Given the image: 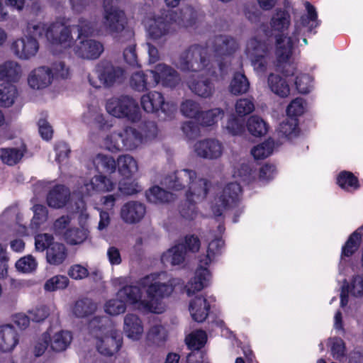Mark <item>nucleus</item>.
<instances>
[{
    "label": "nucleus",
    "instance_id": "37998d69",
    "mask_svg": "<svg viewBox=\"0 0 363 363\" xmlns=\"http://www.w3.org/2000/svg\"><path fill=\"white\" fill-rule=\"evenodd\" d=\"M146 198L150 203H162L173 200L174 196L160 186H155L146 191Z\"/></svg>",
    "mask_w": 363,
    "mask_h": 363
},
{
    "label": "nucleus",
    "instance_id": "0e129e2a",
    "mask_svg": "<svg viewBox=\"0 0 363 363\" xmlns=\"http://www.w3.org/2000/svg\"><path fill=\"white\" fill-rule=\"evenodd\" d=\"M181 111L186 117L195 118L198 121V117L201 113L199 104L192 101L186 100L181 105Z\"/></svg>",
    "mask_w": 363,
    "mask_h": 363
},
{
    "label": "nucleus",
    "instance_id": "c9c22d12",
    "mask_svg": "<svg viewBox=\"0 0 363 363\" xmlns=\"http://www.w3.org/2000/svg\"><path fill=\"white\" fill-rule=\"evenodd\" d=\"M278 134L287 140L295 138L298 133V120L295 117H287L284 119L277 128Z\"/></svg>",
    "mask_w": 363,
    "mask_h": 363
},
{
    "label": "nucleus",
    "instance_id": "f257e3e1",
    "mask_svg": "<svg viewBox=\"0 0 363 363\" xmlns=\"http://www.w3.org/2000/svg\"><path fill=\"white\" fill-rule=\"evenodd\" d=\"M290 23L289 14L281 9L276 10L270 21L271 30L275 39L274 54L279 65L286 63L292 58L294 46L298 42L301 32L298 23L293 30H289Z\"/></svg>",
    "mask_w": 363,
    "mask_h": 363
},
{
    "label": "nucleus",
    "instance_id": "20e7f679",
    "mask_svg": "<svg viewBox=\"0 0 363 363\" xmlns=\"http://www.w3.org/2000/svg\"><path fill=\"white\" fill-rule=\"evenodd\" d=\"M223 241L216 238L209 242L205 254L198 257V267L193 278L186 285V291L189 296L201 291L208 286L211 274L208 267L221 254Z\"/></svg>",
    "mask_w": 363,
    "mask_h": 363
},
{
    "label": "nucleus",
    "instance_id": "2f4dec72",
    "mask_svg": "<svg viewBox=\"0 0 363 363\" xmlns=\"http://www.w3.org/2000/svg\"><path fill=\"white\" fill-rule=\"evenodd\" d=\"M69 190L63 185L55 186L49 193L47 201L48 204L55 208L64 207L69 199Z\"/></svg>",
    "mask_w": 363,
    "mask_h": 363
},
{
    "label": "nucleus",
    "instance_id": "864d4df0",
    "mask_svg": "<svg viewBox=\"0 0 363 363\" xmlns=\"http://www.w3.org/2000/svg\"><path fill=\"white\" fill-rule=\"evenodd\" d=\"M15 267L21 273L30 274L36 270L38 262L32 255H26L17 260Z\"/></svg>",
    "mask_w": 363,
    "mask_h": 363
},
{
    "label": "nucleus",
    "instance_id": "aec40b11",
    "mask_svg": "<svg viewBox=\"0 0 363 363\" xmlns=\"http://www.w3.org/2000/svg\"><path fill=\"white\" fill-rule=\"evenodd\" d=\"M118 298L122 299L126 304L133 306L140 311L150 312L152 310V306L148 305L147 299L142 298L140 288L137 286H125L117 292Z\"/></svg>",
    "mask_w": 363,
    "mask_h": 363
},
{
    "label": "nucleus",
    "instance_id": "1a4fd4ad",
    "mask_svg": "<svg viewBox=\"0 0 363 363\" xmlns=\"http://www.w3.org/2000/svg\"><path fill=\"white\" fill-rule=\"evenodd\" d=\"M210 184L206 179L199 178L196 175L189 184L186 191V199L189 203L188 206H182L181 215L188 220H192L196 216L195 204L201 202L209 191Z\"/></svg>",
    "mask_w": 363,
    "mask_h": 363
},
{
    "label": "nucleus",
    "instance_id": "6e6d98bb",
    "mask_svg": "<svg viewBox=\"0 0 363 363\" xmlns=\"http://www.w3.org/2000/svg\"><path fill=\"white\" fill-rule=\"evenodd\" d=\"M104 311L111 315H118L126 310L125 303L116 296V298L107 301L104 306Z\"/></svg>",
    "mask_w": 363,
    "mask_h": 363
},
{
    "label": "nucleus",
    "instance_id": "4be33fe9",
    "mask_svg": "<svg viewBox=\"0 0 363 363\" xmlns=\"http://www.w3.org/2000/svg\"><path fill=\"white\" fill-rule=\"evenodd\" d=\"M145 204L138 201H129L125 203L120 209V217L127 224L139 223L145 217Z\"/></svg>",
    "mask_w": 363,
    "mask_h": 363
},
{
    "label": "nucleus",
    "instance_id": "0eeeda50",
    "mask_svg": "<svg viewBox=\"0 0 363 363\" xmlns=\"http://www.w3.org/2000/svg\"><path fill=\"white\" fill-rule=\"evenodd\" d=\"M142 133L132 126H126L108 134L102 141L104 149L111 152L131 151L140 147L143 142Z\"/></svg>",
    "mask_w": 363,
    "mask_h": 363
},
{
    "label": "nucleus",
    "instance_id": "f03ea898",
    "mask_svg": "<svg viewBox=\"0 0 363 363\" xmlns=\"http://www.w3.org/2000/svg\"><path fill=\"white\" fill-rule=\"evenodd\" d=\"M138 284L145 290L148 305L154 308L150 312L155 313H162L165 308L162 299L169 297L177 286L183 285L181 279L169 277L164 272L145 276Z\"/></svg>",
    "mask_w": 363,
    "mask_h": 363
},
{
    "label": "nucleus",
    "instance_id": "9d476101",
    "mask_svg": "<svg viewBox=\"0 0 363 363\" xmlns=\"http://www.w3.org/2000/svg\"><path fill=\"white\" fill-rule=\"evenodd\" d=\"M106 110L113 117L126 118L135 121L140 118V109L137 102L128 96L112 97L106 101Z\"/></svg>",
    "mask_w": 363,
    "mask_h": 363
},
{
    "label": "nucleus",
    "instance_id": "6ab92c4d",
    "mask_svg": "<svg viewBox=\"0 0 363 363\" xmlns=\"http://www.w3.org/2000/svg\"><path fill=\"white\" fill-rule=\"evenodd\" d=\"M116 187V183L111 177L99 174L90 180H85L78 189L81 196H91L94 193H105L112 191Z\"/></svg>",
    "mask_w": 363,
    "mask_h": 363
},
{
    "label": "nucleus",
    "instance_id": "a18cd8bd",
    "mask_svg": "<svg viewBox=\"0 0 363 363\" xmlns=\"http://www.w3.org/2000/svg\"><path fill=\"white\" fill-rule=\"evenodd\" d=\"M25 152L24 147L0 149V160L8 165H13L18 162Z\"/></svg>",
    "mask_w": 363,
    "mask_h": 363
},
{
    "label": "nucleus",
    "instance_id": "4d7b16f0",
    "mask_svg": "<svg viewBox=\"0 0 363 363\" xmlns=\"http://www.w3.org/2000/svg\"><path fill=\"white\" fill-rule=\"evenodd\" d=\"M304 5L307 11V17H302L300 23L303 26L307 27L308 31H311L313 28L317 27L318 25L317 13L315 7L308 1H306Z\"/></svg>",
    "mask_w": 363,
    "mask_h": 363
},
{
    "label": "nucleus",
    "instance_id": "7ed1b4c3",
    "mask_svg": "<svg viewBox=\"0 0 363 363\" xmlns=\"http://www.w3.org/2000/svg\"><path fill=\"white\" fill-rule=\"evenodd\" d=\"M88 327L101 354L111 356L119 350L122 338L112 320L105 316L95 317L90 320Z\"/></svg>",
    "mask_w": 363,
    "mask_h": 363
},
{
    "label": "nucleus",
    "instance_id": "052dcab7",
    "mask_svg": "<svg viewBox=\"0 0 363 363\" xmlns=\"http://www.w3.org/2000/svg\"><path fill=\"white\" fill-rule=\"evenodd\" d=\"M166 337L167 331L165 328L160 324H155L151 326L147 333V339L153 343L158 344L162 342Z\"/></svg>",
    "mask_w": 363,
    "mask_h": 363
},
{
    "label": "nucleus",
    "instance_id": "7c9ffc66",
    "mask_svg": "<svg viewBox=\"0 0 363 363\" xmlns=\"http://www.w3.org/2000/svg\"><path fill=\"white\" fill-rule=\"evenodd\" d=\"M49 342L51 350L56 352L65 350L69 345L72 336L70 332L60 330L55 332H48Z\"/></svg>",
    "mask_w": 363,
    "mask_h": 363
},
{
    "label": "nucleus",
    "instance_id": "338daca9",
    "mask_svg": "<svg viewBox=\"0 0 363 363\" xmlns=\"http://www.w3.org/2000/svg\"><path fill=\"white\" fill-rule=\"evenodd\" d=\"M92 119L101 128H108L110 125L106 124L104 116L102 114L97 113L93 110H88L82 116V121L86 124L91 123Z\"/></svg>",
    "mask_w": 363,
    "mask_h": 363
},
{
    "label": "nucleus",
    "instance_id": "bb28decb",
    "mask_svg": "<svg viewBox=\"0 0 363 363\" xmlns=\"http://www.w3.org/2000/svg\"><path fill=\"white\" fill-rule=\"evenodd\" d=\"M238 47L237 40L228 35L217 36L213 43V51L216 57L230 56L238 49Z\"/></svg>",
    "mask_w": 363,
    "mask_h": 363
},
{
    "label": "nucleus",
    "instance_id": "4c0bfd02",
    "mask_svg": "<svg viewBox=\"0 0 363 363\" xmlns=\"http://www.w3.org/2000/svg\"><path fill=\"white\" fill-rule=\"evenodd\" d=\"M189 89L196 95L208 98L212 96L214 91L213 84L207 79L199 80H189L187 82Z\"/></svg>",
    "mask_w": 363,
    "mask_h": 363
},
{
    "label": "nucleus",
    "instance_id": "412c9836",
    "mask_svg": "<svg viewBox=\"0 0 363 363\" xmlns=\"http://www.w3.org/2000/svg\"><path fill=\"white\" fill-rule=\"evenodd\" d=\"M223 143L217 139L208 138L198 141L194 145L196 154L202 158L208 160H217L223 152Z\"/></svg>",
    "mask_w": 363,
    "mask_h": 363
},
{
    "label": "nucleus",
    "instance_id": "09e8293b",
    "mask_svg": "<svg viewBox=\"0 0 363 363\" xmlns=\"http://www.w3.org/2000/svg\"><path fill=\"white\" fill-rule=\"evenodd\" d=\"M223 115V111L218 108L201 111L198 117V122L202 126H212L222 118Z\"/></svg>",
    "mask_w": 363,
    "mask_h": 363
},
{
    "label": "nucleus",
    "instance_id": "4468645a",
    "mask_svg": "<svg viewBox=\"0 0 363 363\" xmlns=\"http://www.w3.org/2000/svg\"><path fill=\"white\" fill-rule=\"evenodd\" d=\"M113 0L104 1L103 19L98 32L102 29L111 33L122 31L126 24V18L123 11L113 7L111 4Z\"/></svg>",
    "mask_w": 363,
    "mask_h": 363
},
{
    "label": "nucleus",
    "instance_id": "13d9d810",
    "mask_svg": "<svg viewBox=\"0 0 363 363\" xmlns=\"http://www.w3.org/2000/svg\"><path fill=\"white\" fill-rule=\"evenodd\" d=\"M69 279L63 275H56L49 279L44 285V289L48 291L64 289L69 285Z\"/></svg>",
    "mask_w": 363,
    "mask_h": 363
},
{
    "label": "nucleus",
    "instance_id": "f704fd0d",
    "mask_svg": "<svg viewBox=\"0 0 363 363\" xmlns=\"http://www.w3.org/2000/svg\"><path fill=\"white\" fill-rule=\"evenodd\" d=\"M186 251L182 245H177L169 249L162 256V262L164 264L179 265L185 259Z\"/></svg>",
    "mask_w": 363,
    "mask_h": 363
},
{
    "label": "nucleus",
    "instance_id": "dca6fc26",
    "mask_svg": "<svg viewBox=\"0 0 363 363\" xmlns=\"http://www.w3.org/2000/svg\"><path fill=\"white\" fill-rule=\"evenodd\" d=\"M96 72L100 82L106 87L121 84L126 77L123 68L108 61L101 62L97 66Z\"/></svg>",
    "mask_w": 363,
    "mask_h": 363
},
{
    "label": "nucleus",
    "instance_id": "a878e982",
    "mask_svg": "<svg viewBox=\"0 0 363 363\" xmlns=\"http://www.w3.org/2000/svg\"><path fill=\"white\" fill-rule=\"evenodd\" d=\"M123 329L125 336L133 341L140 340L144 333L142 320L133 313H128L125 315Z\"/></svg>",
    "mask_w": 363,
    "mask_h": 363
},
{
    "label": "nucleus",
    "instance_id": "c85d7f7f",
    "mask_svg": "<svg viewBox=\"0 0 363 363\" xmlns=\"http://www.w3.org/2000/svg\"><path fill=\"white\" fill-rule=\"evenodd\" d=\"M19 342V335L11 325L0 326V351L11 352Z\"/></svg>",
    "mask_w": 363,
    "mask_h": 363
},
{
    "label": "nucleus",
    "instance_id": "a211bd4d",
    "mask_svg": "<svg viewBox=\"0 0 363 363\" xmlns=\"http://www.w3.org/2000/svg\"><path fill=\"white\" fill-rule=\"evenodd\" d=\"M148 38L154 40H164L166 37L176 31L173 21H166L162 17L148 18L145 22Z\"/></svg>",
    "mask_w": 363,
    "mask_h": 363
},
{
    "label": "nucleus",
    "instance_id": "ea45409f",
    "mask_svg": "<svg viewBox=\"0 0 363 363\" xmlns=\"http://www.w3.org/2000/svg\"><path fill=\"white\" fill-rule=\"evenodd\" d=\"M88 228H71L65 232L64 238L66 242L72 245L83 243L89 237Z\"/></svg>",
    "mask_w": 363,
    "mask_h": 363
},
{
    "label": "nucleus",
    "instance_id": "c756f323",
    "mask_svg": "<svg viewBox=\"0 0 363 363\" xmlns=\"http://www.w3.org/2000/svg\"><path fill=\"white\" fill-rule=\"evenodd\" d=\"M210 305L205 297L196 296L190 301L189 311L193 320L201 323L204 321L209 313Z\"/></svg>",
    "mask_w": 363,
    "mask_h": 363
},
{
    "label": "nucleus",
    "instance_id": "cd10ccee",
    "mask_svg": "<svg viewBox=\"0 0 363 363\" xmlns=\"http://www.w3.org/2000/svg\"><path fill=\"white\" fill-rule=\"evenodd\" d=\"M23 74L21 65L14 60H7L0 62V81L4 83L18 82Z\"/></svg>",
    "mask_w": 363,
    "mask_h": 363
},
{
    "label": "nucleus",
    "instance_id": "bf43d9fd",
    "mask_svg": "<svg viewBox=\"0 0 363 363\" xmlns=\"http://www.w3.org/2000/svg\"><path fill=\"white\" fill-rule=\"evenodd\" d=\"M206 340V335L203 330H196L186 337L187 345L194 350H199L203 346Z\"/></svg>",
    "mask_w": 363,
    "mask_h": 363
},
{
    "label": "nucleus",
    "instance_id": "6e6552de",
    "mask_svg": "<svg viewBox=\"0 0 363 363\" xmlns=\"http://www.w3.org/2000/svg\"><path fill=\"white\" fill-rule=\"evenodd\" d=\"M174 64L182 71L192 72L204 69L211 72L212 67L207 48L200 45H192L183 51Z\"/></svg>",
    "mask_w": 363,
    "mask_h": 363
},
{
    "label": "nucleus",
    "instance_id": "423d86ee",
    "mask_svg": "<svg viewBox=\"0 0 363 363\" xmlns=\"http://www.w3.org/2000/svg\"><path fill=\"white\" fill-rule=\"evenodd\" d=\"M153 79L148 81L147 76L142 71L133 72L130 79V86L138 91H144L162 83L166 86H174L180 81L178 73L172 67L164 64H158L151 71Z\"/></svg>",
    "mask_w": 363,
    "mask_h": 363
},
{
    "label": "nucleus",
    "instance_id": "49530a36",
    "mask_svg": "<svg viewBox=\"0 0 363 363\" xmlns=\"http://www.w3.org/2000/svg\"><path fill=\"white\" fill-rule=\"evenodd\" d=\"M362 227L356 231H354L348 238L345 245L342 247V255L341 259H342L343 257H350L354 253L362 241V235L361 234V230H362Z\"/></svg>",
    "mask_w": 363,
    "mask_h": 363
},
{
    "label": "nucleus",
    "instance_id": "f3484780",
    "mask_svg": "<svg viewBox=\"0 0 363 363\" xmlns=\"http://www.w3.org/2000/svg\"><path fill=\"white\" fill-rule=\"evenodd\" d=\"M39 50L37 40L30 35H23L14 39L10 45V50L18 59L28 60L36 55Z\"/></svg>",
    "mask_w": 363,
    "mask_h": 363
},
{
    "label": "nucleus",
    "instance_id": "8fccbe9b",
    "mask_svg": "<svg viewBox=\"0 0 363 363\" xmlns=\"http://www.w3.org/2000/svg\"><path fill=\"white\" fill-rule=\"evenodd\" d=\"M96 309V304L89 299L77 301L72 308L73 314L78 318L86 317Z\"/></svg>",
    "mask_w": 363,
    "mask_h": 363
},
{
    "label": "nucleus",
    "instance_id": "774afa93",
    "mask_svg": "<svg viewBox=\"0 0 363 363\" xmlns=\"http://www.w3.org/2000/svg\"><path fill=\"white\" fill-rule=\"evenodd\" d=\"M305 104L301 98L294 99L288 106L286 112L289 117H295L303 113Z\"/></svg>",
    "mask_w": 363,
    "mask_h": 363
},
{
    "label": "nucleus",
    "instance_id": "de8ad7c7",
    "mask_svg": "<svg viewBox=\"0 0 363 363\" xmlns=\"http://www.w3.org/2000/svg\"><path fill=\"white\" fill-rule=\"evenodd\" d=\"M248 131L254 136L260 137L268 131L267 123L257 116H250L247 122Z\"/></svg>",
    "mask_w": 363,
    "mask_h": 363
},
{
    "label": "nucleus",
    "instance_id": "ddd939ff",
    "mask_svg": "<svg viewBox=\"0 0 363 363\" xmlns=\"http://www.w3.org/2000/svg\"><path fill=\"white\" fill-rule=\"evenodd\" d=\"M291 60L281 65L277 61V69L281 71L285 77L272 73L267 78V84L271 91L281 98H286L290 94V86L286 78L293 76L296 71V67L291 63Z\"/></svg>",
    "mask_w": 363,
    "mask_h": 363
},
{
    "label": "nucleus",
    "instance_id": "5fc2aeb1",
    "mask_svg": "<svg viewBox=\"0 0 363 363\" xmlns=\"http://www.w3.org/2000/svg\"><path fill=\"white\" fill-rule=\"evenodd\" d=\"M328 345L333 357L341 361L345 357V343L339 337H332L328 340Z\"/></svg>",
    "mask_w": 363,
    "mask_h": 363
},
{
    "label": "nucleus",
    "instance_id": "2eb2a0df",
    "mask_svg": "<svg viewBox=\"0 0 363 363\" xmlns=\"http://www.w3.org/2000/svg\"><path fill=\"white\" fill-rule=\"evenodd\" d=\"M269 52L268 45L257 38H250L246 44L245 53L251 61L257 73H264L267 67L266 56Z\"/></svg>",
    "mask_w": 363,
    "mask_h": 363
},
{
    "label": "nucleus",
    "instance_id": "b1692460",
    "mask_svg": "<svg viewBox=\"0 0 363 363\" xmlns=\"http://www.w3.org/2000/svg\"><path fill=\"white\" fill-rule=\"evenodd\" d=\"M196 172L191 169H181L175 172L174 174L165 177L162 184L167 188L180 191L188 187L190 182L196 179Z\"/></svg>",
    "mask_w": 363,
    "mask_h": 363
},
{
    "label": "nucleus",
    "instance_id": "e2e57ef3",
    "mask_svg": "<svg viewBox=\"0 0 363 363\" xmlns=\"http://www.w3.org/2000/svg\"><path fill=\"white\" fill-rule=\"evenodd\" d=\"M51 308L45 305H39L28 311L30 319L34 322L45 320L50 315Z\"/></svg>",
    "mask_w": 363,
    "mask_h": 363
},
{
    "label": "nucleus",
    "instance_id": "39448f33",
    "mask_svg": "<svg viewBox=\"0 0 363 363\" xmlns=\"http://www.w3.org/2000/svg\"><path fill=\"white\" fill-rule=\"evenodd\" d=\"M73 27L77 29V36L72 52L82 59L99 58L104 52V46L99 41L89 38L98 32L97 24L82 16L79 18L77 24Z\"/></svg>",
    "mask_w": 363,
    "mask_h": 363
},
{
    "label": "nucleus",
    "instance_id": "a19ab883",
    "mask_svg": "<svg viewBox=\"0 0 363 363\" xmlns=\"http://www.w3.org/2000/svg\"><path fill=\"white\" fill-rule=\"evenodd\" d=\"M93 164L97 170H102L107 173L114 172L117 166V162L112 156L101 153L94 156Z\"/></svg>",
    "mask_w": 363,
    "mask_h": 363
},
{
    "label": "nucleus",
    "instance_id": "69168bd1",
    "mask_svg": "<svg viewBox=\"0 0 363 363\" xmlns=\"http://www.w3.org/2000/svg\"><path fill=\"white\" fill-rule=\"evenodd\" d=\"M295 85L301 94H307L312 89V78L308 74H300L296 77Z\"/></svg>",
    "mask_w": 363,
    "mask_h": 363
},
{
    "label": "nucleus",
    "instance_id": "f8f14e48",
    "mask_svg": "<svg viewBox=\"0 0 363 363\" xmlns=\"http://www.w3.org/2000/svg\"><path fill=\"white\" fill-rule=\"evenodd\" d=\"M241 193L240 184L232 182L224 187L217 186L211 203V209L215 216H219L228 207L233 204Z\"/></svg>",
    "mask_w": 363,
    "mask_h": 363
},
{
    "label": "nucleus",
    "instance_id": "58836bf2",
    "mask_svg": "<svg viewBox=\"0 0 363 363\" xmlns=\"http://www.w3.org/2000/svg\"><path fill=\"white\" fill-rule=\"evenodd\" d=\"M250 82L245 75L241 72H235L229 85V91L234 95L242 94L249 90Z\"/></svg>",
    "mask_w": 363,
    "mask_h": 363
},
{
    "label": "nucleus",
    "instance_id": "72a5a7b5",
    "mask_svg": "<svg viewBox=\"0 0 363 363\" xmlns=\"http://www.w3.org/2000/svg\"><path fill=\"white\" fill-rule=\"evenodd\" d=\"M116 167L120 174L126 178L133 176L138 169L137 161L129 155L119 156Z\"/></svg>",
    "mask_w": 363,
    "mask_h": 363
},
{
    "label": "nucleus",
    "instance_id": "393cba45",
    "mask_svg": "<svg viewBox=\"0 0 363 363\" xmlns=\"http://www.w3.org/2000/svg\"><path fill=\"white\" fill-rule=\"evenodd\" d=\"M141 105L143 109L148 113L156 112L162 110L163 112L172 111L174 109V106L164 102V99L162 94L157 91H151L141 97Z\"/></svg>",
    "mask_w": 363,
    "mask_h": 363
},
{
    "label": "nucleus",
    "instance_id": "e433bc0d",
    "mask_svg": "<svg viewBox=\"0 0 363 363\" xmlns=\"http://www.w3.org/2000/svg\"><path fill=\"white\" fill-rule=\"evenodd\" d=\"M67 257L66 247L63 244L52 243L47 250L46 259L48 263L52 265H60Z\"/></svg>",
    "mask_w": 363,
    "mask_h": 363
},
{
    "label": "nucleus",
    "instance_id": "3c124183",
    "mask_svg": "<svg viewBox=\"0 0 363 363\" xmlns=\"http://www.w3.org/2000/svg\"><path fill=\"white\" fill-rule=\"evenodd\" d=\"M33 217L31 220L30 227L37 230L41 228L48 220V209L43 205H35L33 207Z\"/></svg>",
    "mask_w": 363,
    "mask_h": 363
},
{
    "label": "nucleus",
    "instance_id": "9b49d317",
    "mask_svg": "<svg viewBox=\"0 0 363 363\" xmlns=\"http://www.w3.org/2000/svg\"><path fill=\"white\" fill-rule=\"evenodd\" d=\"M47 40L51 45V50L55 53H61L69 49L73 51L75 44L71 28L58 21L52 23L50 30H48Z\"/></svg>",
    "mask_w": 363,
    "mask_h": 363
},
{
    "label": "nucleus",
    "instance_id": "79ce46f5",
    "mask_svg": "<svg viewBox=\"0 0 363 363\" xmlns=\"http://www.w3.org/2000/svg\"><path fill=\"white\" fill-rule=\"evenodd\" d=\"M277 147L278 145H276L272 139L269 138L255 146L251 150V154L255 160H263L270 156Z\"/></svg>",
    "mask_w": 363,
    "mask_h": 363
},
{
    "label": "nucleus",
    "instance_id": "603ef678",
    "mask_svg": "<svg viewBox=\"0 0 363 363\" xmlns=\"http://www.w3.org/2000/svg\"><path fill=\"white\" fill-rule=\"evenodd\" d=\"M337 184L343 189L352 191L359 187L357 179L352 172L343 171L337 178Z\"/></svg>",
    "mask_w": 363,
    "mask_h": 363
},
{
    "label": "nucleus",
    "instance_id": "5701e85b",
    "mask_svg": "<svg viewBox=\"0 0 363 363\" xmlns=\"http://www.w3.org/2000/svg\"><path fill=\"white\" fill-rule=\"evenodd\" d=\"M52 69L45 66L36 67L31 70L27 78L28 86L34 90H41L48 87L52 82Z\"/></svg>",
    "mask_w": 363,
    "mask_h": 363
},
{
    "label": "nucleus",
    "instance_id": "c03bdc74",
    "mask_svg": "<svg viewBox=\"0 0 363 363\" xmlns=\"http://www.w3.org/2000/svg\"><path fill=\"white\" fill-rule=\"evenodd\" d=\"M17 95V90L13 83H2L0 84V105L11 106Z\"/></svg>",
    "mask_w": 363,
    "mask_h": 363
},
{
    "label": "nucleus",
    "instance_id": "680f3d73",
    "mask_svg": "<svg viewBox=\"0 0 363 363\" xmlns=\"http://www.w3.org/2000/svg\"><path fill=\"white\" fill-rule=\"evenodd\" d=\"M75 214L77 215V221L81 228L89 229V215L86 211V206L83 200H79L76 203Z\"/></svg>",
    "mask_w": 363,
    "mask_h": 363
},
{
    "label": "nucleus",
    "instance_id": "473e14b6",
    "mask_svg": "<svg viewBox=\"0 0 363 363\" xmlns=\"http://www.w3.org/2000/svg\"><path fill=\"white\" fill-rule=\"evenodd\" d=\"M196 16V11L190 6H186L170 15V21H173L176 28L188 27L194 22Z\"/></svg>",
    "mask_w": 363,
    "mask_h": 363
}]
</instances>
